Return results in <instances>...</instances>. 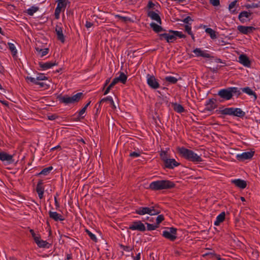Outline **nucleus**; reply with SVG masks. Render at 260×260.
I'll list each match as a JSON object with an SVG mask.
<instances>
[{
  "instance_id": "obj_33",
  "label": "nucleus",
  "mask_w": 260,
  "mask_h": 260,
  "mask_svg": "<svg viewBox=\"0 0 260 260\" xmlns=\"http://www.w3.org/2000/svg\"><path fill=\"white\" fill-rule=\"evenodd\" d=\"M169 32L171 34H173L175 35L176 38L177 37L179 38H185L186 35L182 34L181 31H179L177 30H169Z\"/></svg>"
},
{
  "instance_id": "obj_59",
  "label": "nucleus",
  "mask_w": 260,
  "mask_h": 260,
  "mask_svg": "<svg viewBox=\"0 0 260 260\" xmlns=\"http://www.w3.org/2000/svg\"><path fill=\"white\" fill-rule=\"evenodd\" d=\"M36 85H40V87H45V86L48 87V85L46 84L44 82H39V81H37Z\"/></svg>"
},
{
  "instance_id": "obj_55",
  "label": "nucleus",
  "mask_w": 260,
  "mask_h": 260,
  "mask_svg": "<svg viewBox=\"0 0 260 260\" xmlns=\"http://www.w3.org/2000/svg\"><path fill=\"white\" fill-rule=\"evenodd\" d=\"M190 21H193V20L191 19V18L190 16H187L185 18H184L182 21L188 25H189V22Z\"/></svg>"
},
{
  "instance_id": "obj_30",
  "label": "nucleus",
  "mask_w": 260,
  "mask_h": 260,
  "mask_svg": "<svg viewBox=\"0 0 260 260\" xmlns=\"http://www.w3.org/2000/svg\"><path fill=\"white\" fill-rule=\"evenodd\" d=\"M238 2V0H235L232 2L229 6V9L231 13L233 14H236L237 13L236 9H233V8L236 6L237 3Z\"/></svg>"
},
{
  "instance_id": "obj_60",
  "label": "nucleus",
  "mask_w": 260,
  "mask_h": 260,
  "mask_svg": "<svg viewBox=\"0 0 260 260\" xmlns=\"http://www.w3.org/2000/svg\"><path fill=\"white\" fill-rule=\"evenodd\" d=\"M86 110V109L85 108H83L81 110H80V111L78 112L79 117H82V116H83V114L85 113Z\"/></svg>"
},
{
  "instance_id": "obj_52",
  "label": "nucleus",
  "mask_w": 260,
  "mask_h": 260,
  "mask_svg": "<svg viewBox=\"0 0 260 260\" xmlns=\"http://www.w3.org/2000/svg\"><path fill=\"white\" fill-rule=\"evenodd\" d=\"M245 7H246V8L249 9V8H258L259 7V6L257 4L253 3V4H251V5L250 4H248V5H246Z\"/></svg>"
},
{
  "instance_id": "obj_63",
  "label": "nucleus",
  "mask_w": 260,
  "mask_h": 260,
  "mask_svg": "<svg viewBox=\"0 0 260 260\" xmlns=\"http://www.w3.org/2000/svg\"><path fill=\"white\" fill-rule=\"evenodd\" d=\"M57 117V116L55 114H52L50 116H48V119L51 120H55Z\"/></svg>"
},
{
  "instance_id": "obj_18",
  "label": "nucleus",
  "mask_w": 260,
  "mask_h": 260,
  "mask_svg": "<svg viewBox=\"0 0 260 260\" xmlns=\"http://www.w3.org/2000/svg\"><path fill=\"white\" fill-rule=\"evenodd\" d=\"M193 52L195 53L197 56H202L205 58H213L210 54L205 52L200 48H196L193 50Z\"/></svg>"
},
{
  "instance_id": "obj_2",
  "label": "nucleus",
  "mask_w": 260,
  "mask_h": 260,
  "mask_svg": "<svg viewBox=\"0 0 260 260\" xmlns=\"http://www.w3.org/2000/svg\"><path fill=\"white\" fill-rule=\"evenodd\" d=\"M175 186V184L170 180H160L152 182L149 184V188L152 190H159L173 188Z\"/></svg>"
},
{
  "instance_id": "obj_38",
  "label": "nucleus",
  "mask_w": 260,
  "mask_h": 260,
  "mask_svg": "<svg viewBox=\"0 0 260 260\" xmlns=\"http://www.w3.org/2000/svg\"><path fill=\"white\" fill-rule=\"evenodd\" d=\"M115 17L121 20L122 22H131L133 21L131 18L128 17L122 16L120 15L116 14L115 15Z\"/></svg>"
},
{
  "instance_id": "obj_19",
  "label": "nucleus",
  "mask_w": 260,
  "mask_h": 260,
  "mask_svg": "<svg viewBox=\"0 0 260 260\" xmlns=\"http://www.w3.org/2000/svg\"><path fill=\"white\" fill-rule=\"evenodd\" d=\"M58 63L56 61L54 62H39V65L40 68H41L43 70H45L49 69L54 66L57 65Z\"/></svg>"
},
{
  "instance_id": "obj_10",
  "label": "nucleus",
  "mask_w": 260,
  "mask_h": 260,
  "mask_svg": "<svg viewBox=\"0 0 260 260\" xmlns=\"http://www.w3.org/2000/svg\"><path fill=\"white\" fill-rule=\"evenodd\" d=\"M238 30L244 35H248L252 33L254 30L256 29V28L253 26H246L244 25H239L237 27Z\"/></svg>"
},
{
  "instance_id": "obj_3",
  "label": "nucleus",
  "mask_w": 260,
  "mask_h": 260,
  "mask_svg": "<svg viewBox=\"0 0 260 260\" xmlns=\"http://www.w3.org/2000/svg\"><path fill=\"white\" fill-rule=\"evenodd\" d=\"M84 95L82 92H78L72 96H69L68 95L63 96H59L57 98L59 101L66 104H75L78 103L82 98Z\"/></svg>"
},
{
  "instance_id": "obj_20",
  "label": "nucleus",
  "mask_w": 260,
  "mask_h": 260,
  "mask_svg": "<svg viewBox=\"0 0 260 260\" xmlns=\"http://www.w3.org/2000/svg\"><path fill=\"white\" fill-rule=\"evenodd\" d=\"M55 31L57 35V39L61 41V43H64L65 39L64 36L62 33V28L58 25H56L55 27Z\"/></svg>"
},
{
  "instance_id": "obj_15",
  "label": "nucleus",
  "mask_w": 260,
  "mask_h": 260,
  "mask_svg": "<svg viewBox=\"0 0 260 260\" xmlns=\"http://www.w3.org/2000/svg\"><path fill=\"white\" fill-rule=\"evenodd\" d=\"M239 61L240 63L242 64L245 67H250L251 62L249 60V58L245 54H241L239 56Z\"/></svg>"
},
{
  "instance_id": "obj_41",
  "label": "nucleus",
  "mask_w": 260,
  "mask_h": 260,
  "mask_svg": "<svg viewBox=\"0 0 260 260\" xmlns=\"http://www.w3.org/2000/svg\"><path fill=\"white\" fill-rule=\"evenodd\" d=\"M57 6H59L60 8L65 9L67 6V0H57Z\"/></svg>"
},
{
  "instance_id": "obj_51",
  "label": "nucleus",
  "mask_w": 260,
  "mask_h": 260,
  "mask_svg": "<svg viewBox=\"0 0 260 260\" xmlns=\"http://www.w3.org/2000/svg\"><path fill=\"white\" fill-rule=\"evenodd\" d=\"M209 1L210 3L213 6L216 7L219 6L220 5L219 0H209Z\"/></svg>"
},
{
  "instance_id": "obj_64",
  "label": "nucleus",
  "mask_w": 260,
  "mask_h": 260,
  "mask_svg": "<svg viewBox=\"0 0 260 260\" xmlns=\"http://www.w3.org/2000/svg\"><path fill=\"white\" fill-rule=\"evenodd\" d=\"M154 6V4L153 2L151 1H149L148 5L147 7L149 9L153 8Z\"/></svg>"
},
{
  "instance_id": "obj_11",
  "label": "nucleus",
  "mask_w": 260,
  "mask_h": 260,
  "mask_svg": "<svg viewBox=\"0 0 260 260\" xmlns=\"http://www.w3.org/2000/svg\"><path fill=\"white\" fill-rule=\"evenodd\" d=\"M254 151L244 152L240 154H237L236 158L240 161H244L251 158L254 155Z\"/></svg>"
},
{
  "instance_id": "obj_1",
  "label": "nucleus",
  "mask_w": 260,
  "mask_h": 260,
  "mask_svg": "<svg viewBox=\"0 0 260 260\" xmlns=\"http://www.w3.org/2000/svg\"><path fill=\"white\" fill-rule=\"evenodd\" d=\"M177 151L180 156L190 161L200 162L203 161L202 158L192 150L187 149L184 147H178Z\"/></svg>"
},
{
  "instance_id": "obj_7",
  "label": "nucleus",
  "mask_w": 260,
  "mask_h": 260,
  "mask_svg": "<svg viewBox=\"0 0 260 260\" xmlns=\"http://www.w3.org/2000/svg\"><path fill=\"white\" fill-rule=\"evenodd\" d=\"M147 82L148 85L153 89H157L159 87V84L153 75H147Z\"/></svg>"
},
{
  "instance_id": "obj_4",
  "label": "nucleus",
  "mask_w": 260,
  "mask_h": 260,
  "mask_svg": "<svg viewBox=\"0 0 260 260\" xmlns=\"http://www.w3.org/2000/svg\"><path fill=\"white\" fill-rule=\"evenodd\" d=\"M219 112L223 115H233L240 118H243L245 115V112L243 111L241 109L237 108H225L223 110H220Z\"/></svg>"
},
{
  "instance_id": "obj_43",
  "label": "nucleus",
  "mask_w": 260,
  "mask_h": 260,
  "mask_svg": "<svg viewBox=\"0 0 260 260\" xmlns=\"http://www.w3.org/2000/svg\"><path fill=\"white\" fill-rule=\"evenodd\" d=\"M62 8H60L59 6H57L55 9V17L56 19H58L59 17V14L60 13Z\"/></svg>"
},
{
  "instance_id": "obj_62",
  "label": "nucleus",
  "mask_w": 260,
  "mask_h": 260,
  "mask_svg": "<svg viewBox=\"0 0 260 260\" xmlns=\"http://www.w3.org/2000/svg\"><path fill=\"white\" fill-rule=\"evenodd\" d=\"M35 243H37V242H38L41 240V236L40 234H38L34 238H33Z\"/></svg>"
},
{
  "instance_id": "obj_50",
  "label": "nucleus",
  "mask_w": 260,
  "mask_h": 260,
  "mask_svg": "<svg viewBox=\"0 0 260 260\" xmlns=\"http://www.w3.org/2000/svg\"><path fill=\"white\" fill-rule=\"evenodd\" d=\"M48 78L43 74H40L39 76L37 77V81H42L47 80Z\"/></svg>"
},
{
  "instance_id": "obj_28",
  "label": "nucleus",
  "mask_w": 260,
  "mask_h": 260,
  "mask_svg": "<svg viewBox=\"0 0 260 260\" xmlns=\"http://www.w3.org/2000/svg\"><path fill=\"white\" fill-rule=\"evenodd\" d=\"M174 110L178 113H181L185 111V109L183 107L179 104L174 103L173 105Z\"/></svg>"
},
{
  "instance_id": "obj_35",
  "label": "nucleus",
  "mask_w": 260,
  "mask_h": 260,
  "mask_svg": "<svg viewBox=\"0 0 260 260\" xmlns=\"http://www.w3.org/2000/svg\"><path fill=\"white\" fill-rule=\"evenodd\" d=\"M165 80L170 84H176L178 81V79L172 76H167L165 78Z\"/></svg>"
},
{
  "instance_id": "obj_13",
  "label": "nucleus",
  "mask_w": 260,
  "mask_h": 260,
  "mask_svg": "<svg viewBox=\"0 0 260 260\" xmlns=\"http://www.w3.org/2000/svg\"><path fill=\"white\" fill-rule=\"evenodd\" d=\"M252 14V13H251L250 11H242L241 13H240L238 16V19L241 23H244L247 21L246 18L248 19L249 21L251 19L250 17L251 16Z\"/></svg>"
},
{
  "instance_id": "obj_31",
  "label": "nucleus",
  "mask_w": 260,
  "mask_h": 260,
  "mask_svg": "<svg viewBox=\"0 0 260 260\" xmlns=\"http://www.w3.org/2000/svg\"><path fill=\"white\" fill-rule=\"evenodd\" d=\"M37 245L40 248H49V244L46 241L40 240L38 242H37Z\"/></svg>"
},
{
  "instance_id": "obj_44",
  "label": "nucleus",
  "mask_w": 260,
  "mask_h": 260,
  "mask_svg": "<svg viewBox=\"0 0 260 260\" xmlns=\"http://www.w3.org/2000/svg\"><path fill=\"white\" fill-rule=\"evenodd\" d=\"M160 156L164 163L165 162V160L166 159H168L167 157V153L166 151H161L160 153Z\"/></svg>"
},
{
  "instance_id": "obj_8",
  "label": "nucleus",
  "mask_w": 260,
  "mask_h": 260,
  "mask_svg": "<svg viewBox=\"0 0 260 260\" xmlns=\"http://www.w3.org/2000/svg\"><path fill=\"white\" fill-rule=\"evenodd\" d=\"M217 94L221 98L225 100H229L232 98V94L230 87L220 89L218 91Z\"/></svg>"
},
{
  "instance_id": "obj_34",
  "label": "nucleus",
  "mask_w": 260,
  "mask_h": 260,
  "mask_svg": "<svg viewBox=\"0 0 260 260\" xmlns=\"http://www.w3.org/2000/svg\"><path fill=\"white\" fill-rule=\"evenodd\" d=\"M230 89H231L232 96L234 94H235L237 97H238L241 94L240 89L238 87H230Z\"/></svg>"
},
{
  "instance_id": "obj_42",
  "label": "nucleus",
  "mask_w": 260,
  "mask_h": 260,
  "mask_svg": "<svg viewBox=\"0 0 260 260\" xmlns=\"http://www.w3.org/2000/svg\"><path fill=\"white\" fill-rule=\"evenodd\" d=\"M159 39L160 40H162L163 39H165L166 40V41L168 43L169 42V34L168 33H164L161 34L159 35Z\"/></svg>"
},
{
  "instance_id": "obj_45",
  "label": "nucleus",
  "mask_w": 260,
  "mask_h": 260,
  "mask_svg": "<svg viewBox=\"0 0 260 260\" xmlns=\"http://www.w3.org/2000/svg\"><path fill=\"white\" fill-rule=\"evenodd\" d=\"M168 34H169V43H172L177 39V38H176L175 35L174 34H171L170 32Z\"/></svg>"
},
{
  "instance_id": "obj_53",
  "label": "nucleus",
  "mask_w": 260,
  "mask_h": 260,
  "mask_svg": "<svg viewBox=\"0 0 260 260\" xmlns=\"http://www.w3.org/2000/svg\"><path fill=\"white\" fill-rule=\"evenodd\" d=\"M92 232L96 234V237H100L102 236V234L100 231L97 230L96 229H92Z\"/></svg>"
},
{
  "instance_id": "obj_47",
  "label": "nucleus",
  "mask_w": 260,
  "mask_h": 260,
  "mask_svg": "<svg viewBox=\"0 0 260 260\" xmlns=\"http://www.w3.org/2000/svg\"><path fill=\"white\" fill-rule=\"evenodd\" d=\"M25 79L28 81V82H30L31 83H33L34 84H36V82H37V78H33V77H29V76H27L26 78H25Z\"/></svg>"
},
{
  "instance_id": "obj_23",
  "label": "nucleus",
  "mask_w": 260,
  "mask_h": 260,
  "mask_svg": "<svg viewBox=\"0 0 260 260\" xmlns=\"http://www.w3.org/2000/svg\"><path fill=\"white\" fill-rule=\"evenodd\" d=\"M108 102L109 104H110V105L112 109H116V106L114 104V101H113L112 97H111V96H107L106 98L102 99L99 103V107L100 106V105L102 103H103L104 102Z\"/></svg>"
},
{
  "instance_id": "obj_54",
  "label": "nucleus",
  "mask_w": 260,
  "mask_h": 260,
  "mask_svg": "<svg viewBox=\"0 0 260 260\" xmlns=\"http://www.w3.org/2000/svg\"><path fill=\"white\" fill-rule=\"evenodd\" d=\"M140 155V153L137 152H132L129 153V156L131 157H137Z\"/></svg>"
},
{
  "instance_id": "obj_58",
  "label": "nucleus",
  "mask_w": 260,
  "mask_h": 260,
  "mask_svg": "<svg viewBox=\"0 0 260 260\" xmlns=\"http://www.w3.org/2000/svg\"><path fill=\"white\" fill-rule=\"evenodd\" d=\"M84 118V116H82V117H79V114H78V116L76 117H75L73 119V120L74 121H79L81 119Z\"/></svg>"
},
{
  "instance_id": "obj_40",
  "label": "nucleus",
  "mask_w": 260,
  "mask_h": 260,
  "mask_svg": "<svg viewBox=\"0 0 260 260\" xmlns=\"http://www.w3.org/2000/svg\"><path fill=\"white\" fill-rule=\"evenodd\" d=\"M39 9V8L38 7L32 6L29 9H27V13L29 15L32 16Z\"/></svg>"
},
{
  "instance_id": "obj_27",
  "label": "nucleus",
  "mask_w": 260,
  "mask_h": 260,
  "mask_svg": "<svg viewBox=\"0 0 260 260\" xmlns=\"http://www.w3.org/2000/svg\"><path fill=\"white\" fill-rule=\"evenodd\" d=\"M8 46L9 50L11 51L12 56L15 58L17 57V51L13 43H8Z\"/></svg>"
},
{
  "instance_id": "obj_26",
  "label": "nucleus",
  "mask_w": 260,
  "mask_h": 260,
  "mask_svg": "<svg viewBox=\"0 0 260 260\" xmlns=\"http://www.w3.org/2000/svg\"><path fill=\"white\" fill-rule=\"evenodd\" d=\"M242 91L244 92H245L247 94L249 95H253L254 98V100H256L257 99V95L256 93L249 87H246L244 88H241Z\"/></svg>"
},
{
  "instance_id": "obj_5",
  "label": "nucleus",
  "mask_w": 260,
  "mask_h": 260,
  "mask_svg": "<svg viewBox=\"0 0 260 260\" xmlns=\"http://www.w3.org/2000/svg\"><path fill=\"white\" fill-rule=\"evenodd\" d=\"M160 210L155 209L154 206L151 207H141L136 210V213L139 215L148 214L150 216L157 215L160 213Z\"/></svg>"
},
{
  "instance_id": "obj_21",
  "label": "nucleus",
  "mask_w": 260,
  "mask_h": 260,
  "mask_svg": "<svg viewBox=\"0 0 260 260\" xmlns=\"http://www.w3.org/2000/svg\"><path fill=\"white\" fill-rule=\"evenodd\" d=\"M232 182L236 186L244 189L246 187L247 183L246 181L240 179H235L232 181Z\"/></svg>"
},
{
  "instance_id": "obj_9",
  "label": "nucleus",
  "mask_w": 260,
  "mask_h": 260,
  "mask_svg": "<svg viewBox=\"0 0 260 260\" xmlns=\"http://www.w3.org/2000/svg\"><path fill=\"white\" fill-rule=\"evenodd\" d=\"M180 165V163L176 161L174 158H168L165 160L164 168L169 169H173L175 167Z\"/></svg>"
},
{
  "instance_id": "obj_6",
  "label": "nucleus",
  "mask_w": 260,
  "mask_h": 260,
  "mask_svg": "<svg viewBox=\"0 0 260 260\" xmlns=\"http://www.w3.org/2000/svg\"><path fill=\"white\" fill-rule=\"evenodd\" d=\"M169 231H165L162 233V236L171 241H174L177 238V229H169Z\"/></svg>"
},
{
  "instance_id": "obj_32",
  "label": "nucleus",
  "mask_w": 260,
  "mask_h": 260,
  "mask_svg": "<svg viewBox=\"0 0 260 260\" xmlns=\"http://www.w3.org/2000/svg\"><path fill=\"white\" fill-rule=\"evenodd\" d=\"M85 232L88 234V235L89 236L91 240H92L94 242H98V239L96 237V234L95 233H93L91 231H90L87 229H85Z\"/></svg>"
},
{
  "instance_id": "obj_61",
  "label": "nucleus",
  "mask_w": 260,
  "mask_h": 260,
  "mask_svg": "<svg viewBox=\"0 0 260 260\" xmlns=\"http://www.w3.org/2000/svg\"><path fill=\"white\" fill-rule=\"evenodd\" d=\"M58 196V194L56 193V196L54 197L55 205L56 207V208H58L59 207V204L57 200V196Z\"/></svg>"
},
{
  "instance_id": "obj_16",
  "label": "nucleus",
  "mask_w": 260,
  "mask_h": 260,
  "mask_svg": "<svg viewBox=\"0 0 260 260\" xmlns=\"http://www.w3.org/2000/svg\"><path fill=\"white\" fill-rule=\"evenodd\" d=\"M216 100L213 99H209L206 104L205 110L208 111H212L217 107V105L215 103Z\"/></svg>"
},
{
  "instance_id": "obj_39",
  "label": "nucleus",
  "mask_w": 260,
  "mask_h": 260,
  "mask_svg": "<svg viewBox=\"0 0 260 260\" xmlns=\"http://www.w3.org/2000/svg\"><path fill=\"white\" fill-rule=\"evenodd\" d=\"M206 32L210 35L211 39H214L216 38L215 31L211 28H207L205 29Z\"/></svg>"
},
{
  "instance_id": "obj_12",
  "label": "nucleus",
  "mask_w": 260,
  "mask_h": 260,
  "mask_svg": "<svg viewBox=\"0 0 260 260\" xmlns=\"http://www.w3.org/2000/svg\"><path fill=\"white\" fill-rule=\"evenodd\" d=\"M145 224H147V228H158L156 225L153 223L145 222L142 223L141 221H137L133 222L129 228H145Z\"/></svg>"
},
{
  "instance_id": "obj_29",
  "label": "nucleus",
  "mask_w": 260,
  "mask_h": 260,
  "mask_svg": "<svg viewBox=\"0 0 260 260\" xmlns=\"http://www.w3.org/2000/svg\"><path fill=\"white\" fill-rule=\"evenodd\" d=\"M53 169V167L52 166L44 168L39 173L37 174V176H39L41 175H43L44 176H46L48 175L51 171Z\"/></svg>"
},
{
  "instance_id": "obj_22",
  "label": "nucleus",
  "mask_w": 260,
  "mask_h": 260,
  "mask_svg": "<svg viewBox=\"0 0 260 260\" xmlns=\"http://www.w3.org/2000/svg\"><path fill=\"white\" fill-rule=\"evenodd\" d=\"M49 215L50 218L54 219L56 221L59 220L62 221L64 219L62 215L56 212L49 211Z\"/></svg>"
},
{
  "instance_id": "obj_57",
  "label": "nucleus",
  "mask_w": 260,
  "mask_h": 260,
  "mask_svg": "<svg viewBox=\"0 0 260 260\" xmlns=\"http://www.w3.org/2000/svg\"><path fill=\"white\" fill-rule=\"evenodd\" d=\"M49 52V49L48 48H45L44 49H42V51L41 52V57H43L44 56L46 55Z\"/></svg>"
},
{
  "instance_id": "obj_17",
  "label": "nucleus",
  "mask_w": 260,
  "mask_h": 260,
  "mask_svg": "<svg viewBox=\"0 0 260 260\" xmlns=\"http://www.w3.org/2000/svg\"><path fill=\"white\" fill-rule=\"evenodd\" d=\"M147 16L151 18V19L156 21L159 24H161V20L159 15L153 11L148 12Z\"/></svg>"
},
{
  "instance_id": "obj_37",
  "label": "nucleus",
  "mask_w": 260,
  "mask_h": 260,
  "mask_svg": "<svg viewBox=\"0 0 260 260\" xmlns=\"http://www.w3.org/2000/svg\"><path fill=\"white\" fill-rule=\"evenodd\" d=\"M43 182L42 180H40L37 185L36 191L37 192L44 191V188L43 186Z\"/></svg>"
},
{
  "instance_id": "obj_25",
  "label": "nucleus",
  "mask_w": 260,
  "mask_h": 260,
  "mask_svg": "<svg viewBox=\"0 0 260 260\" xmlns=\"http://www.w3.org/2000/svg\"><path fill=\"white\" fill-rule=\"evenodd\" d=\"M150 26L151 28H152L153 30L156 33H158L160 31L165 30L161 26L156 24L154 22H151L150 24Z\"/></svg>"
},
{
  "instance_id": "obj_24",
  "label": "nucleus",
  "mask_w": 260,
  "mask_h": 260,
  "mask_svg": "<svg viewBox=\"0 0 260 260\" xmlns=\"http://www.w3.org/2000/svg\"><path fill=\"white\" fill-rule=\"evenodd\" d=\"M225 214L224 212H222L219 215H218L216 219L214 222V225L216 226L219 225V224L223 222L225 219Z\"/></svg>"
},
{
  "instance_id": "obj_48",
  "label": "nucleus",
  "mask_w": 260,
  "mask_h": 260,
  "mask_svg": "<svg viewBox=\"0 0 260 260\" xmlns=\"http://www.w3.org/2000/svg\"><path fill=\"white\" fill-rule=\"evenodd\" d=\"M191 24H189V25L186 24L185 25V30L186 31L188 35H191V27L190 26Z\"/></svg>"
},
{
  "instance_id": "obj_36",
  "label": "nucleus",
  "mask_w": 260,
  "mask_h": 260,
  "mask_svg": "<svg viewBox=\"0 0 260 260\" xmlns=\"http://www.w3.org/2000/svg\"><path fill=\"white\" fill-rule=\"evenodd\" d=\"M120 82L125 84L126 82L127 77L123 72H120L119 77H117Z\"/></svg>"
},
{
  "instance_id": "obj_46",
  "label": "nucleus",
  "mask_w": 260,
  "mask_h": 260,
  "mask_svg": "<svg viewBox=\"0 0 260 260\" xmlns=\"http://www.w3.org/2000/svg\"><path fill=\"white\" fill-rule=\"evenodd\" d=\"M164 220V217L162 215H159L156 218V224H158Z\"/></svg>"
},
{
  "instance_id": "obj_49",
  "label": "nucleus",
  "mask_w": 260,
  "mask_h": 260,
  "mask_svg": "<svg viewBox=\"0 0 260 260\" xmlns=\"http://www.w3.org/2000/svg\"><path fill=\"white\" fill-rule=\"evenodd\" d=\"M119 245L123 250L127 252L130 251L132 249L129 246H124L121 244H119Z\"/></svg>"
},
{
  "instance_id": "obj_14",
  "label": "nucleus",
  "mask_w": 260,
  "mask_h": 260,
  "mask_svg": "<svg viewBox=\"0 0 260 260\" xmlns=\"http://www.w3.org/2000/svg\"><path fill=\"white\" fill-rule=\"evenodd\" d=\"M0 160L2 161H6L9 164L13 163L14 161L13 159V155L9 154L6 152L1 151Z\"/></svg>"
},
{
  "instance_id": "obj_56",
  "label": "nucleus",
  "mask_w": 260,
  "mask_h": 260,
  "mask_svg": "<svg viewBox=\"0 0 260 260\" xmlns=\"http://www.w3.org/2000/svg\"><path fill=\"white\" fill-rule=\"evenodd\" d=\"M216 255H217L213 252H208V253H204L203 254V257H206L207 256H210L211 257H213L214 256H215L216 257Z\"/></svg>"
}]
</instances>
